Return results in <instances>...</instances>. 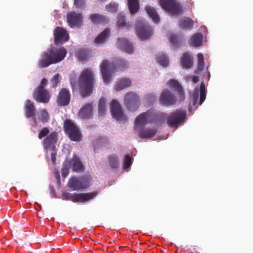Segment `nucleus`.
Masks as SVG:
<instances>
[{"label": "nucleus", "mask_w": 253, "mask_h": 253, "mask_svg": "<svg viewBox=\"0 0 253 253\" xmlns=\"http://www.w3.org/2000/svg\"><path fill=\"white\" fill-rule=\"evenodd\" d=\"M58 133L52 131L48 134L43 140V147L44 149L55 151V144L58 140Z\"/></svg>", "instance_id": "nucleus-15"}, {"label": "nucleus", "mask_w": 253, "mask_h": 253, "mask_svg": "<svg viewBox=\"0 0 253 253\" xmlns=\"http://www.w3.org/2000/svg\"><path fill=\"white\" fill-rule=\"evenodd\" d=\"M110 30L108 28L105 29L94 40L95 43H103L107 41L110 36Z\"/></svg>", "instance_id": "nucleus-26"}, {"label": "nucleus", "mask_w": 253, "mask_h": 253, "mask_svg": "<svg viewBox=\"0 0 253 253\" xmlns=\"http://www.w3.org/2000/svg\"><path fill=\"white\" fill-rule=\"evenodd\" d=\"M131 84V82L129 79L122 78L117 82L115 89L116 91H120L126 87H129Z\"/></svg>", "instance_id": "nucleus-27"}, {"label": "nucleus", "mask_w": 253, "mask_h": 253, "mask_svg": "<svg viewBox=\"0 0 253 253\" xmlns=\"http://www.w3.org/2000/svg\"><path fill=\"white\" fill-rule=\"evenodd\" d=\"M71 164L74 171L80 172L84 170V165L80 159L77 156H74L71 161Z\"/></svg>", "instance_id": "nucleus-22"}, {"label": "nucleus", "mask_w": 253, "mask_h": 253, "mask_svg": "<svg viewBox=\"0 0 253 253\" xmlns=\"http://www.w3.org/2000/svg\"><path fill=\"white\" fill-rule=\"evenodd\" d=\"M98 193L97 192H93L86 193H74L66 192L63 194L64 198L68 200H71L73 202H85L89 200H91L95 197Z\"/></svg>", "instance_id": "nucleus-6"}, {"label": "nucleus", "mask_w": 253, "mask_h": 253, "mask_svg": "<svg viewBox=\"0 0 253 253\" xmlns=\"http://www.w3.org/2000/svg\"><path fill=\"white\" fill-rule=\"evenodd\" d=\"M47 83V80L43 78L40 83V84L38 85V86H41L42 87H44L46 85Z\"/></svg>", "instance_id": "nucleus-49"}, {"label": "nucleus", "mask_w": 253, "mask_h": 253, "mask_svg": "<svg viewBox=\"0 0 253 253\" xmlns=\"http://www.w3.org/2000/svg\"><path fill=\"white\" fill-rule=\"evenodd\" d=\"M136 31L138 36L142 40L147 39L152 35L151 27L146 24L144 21L137 22L136 25Z\"/></svg>", "instance_id": "nucleus-10"}, {"label": "nucleus", "mask_w": 253, "mask_h": 253, "mask_svg": "<svg viewBox=\"0 0 253 253\" xmlns=\"http://www.w3.org/2000/svg\"><path fill=\"white\" fill-rule=\"evenodd\" d=\"M117 45L119 48L128 53H132L133 51V45L125 38L118 39Z\"/></svg>", "instance_id": "nucleus-19"}, {"label": "nucleus", "mask_w": 253, "mask_h": 253, "mask_svg": "<svg viewBox=\"0 0 253 253\" xmlns=\"http://www.w3.org/2000/svg\"><path fill=\"white\" fill-rule=\"evenodd\" d=\"M199 78L198 76H195L192 77V81L194 83H197L199 82Z\"/></svg>", "instance_id": "nucleus-50"}, {"label": "nucleus", "mask_w": 253, "mask_h": 253, "mask_svg": "<svg viewBox=\"0 0 253 253\" xmlns=\"http://www.w3.org/2000/svg\"><path fill=\"white\" fill-rule=\"evenodd\" d=\"M193 97L194 99L197 100L198 98V91L197 90L196 92H194L193 94Z\"/></svg>", "instance_id": "nucleus-51"}, {"label": "nucleus", "mask_w": 253, "mask_h": 253, "mask_svg": "<svg viewBox=\"0 0 253 253\" xmlns=\"http://www.w3.org/2000/svg\"><path fill=\"white\" fill-rule=\"evenodd\" d=\"M168 85L173 88L177 92L179 102H181L184 99V94L183 88L180 83L175 80L170 79L168 82Z\"/></svg>", "instance_id": "nucleus-18"}, {"label": "nucleus", "mask_w": 253, "mask_h": 253, "mask_svg": "<svg viewBox=\"0 0 253 253\" xmlns=\"http://www.w3.org/2000/svg\"><path fill=\"white\" fill-rule=\"evenodd\" d=\"M25 115L27 118H31L35 116V107L30 100L27 99L25 105Z\"/></svg>", "instance_id": "nucleus-24"}, {"label": "nucleus", "mask_w": 253, "mask_h": 253, "mask_svg": "<svg viewBox=\"0 0 253 253\" xmlns=\"http://www.w3.org/2000/svg\"><path fill=\"white\" fill-rule=\"evenodd\" d=\"M90 183V179L87 176L72 177L68 182V186L72 190H81L87 188Z\"/></svg>", "instance_id": "nucleus-7"}, {"label": "nucleus", "mask_w": 253, "mask_h": 253, "mask_svg": "<svg viewBox=\"0 0 253 253\" xmlns=\"http://www.w3.org/2000/svg\"><path fill=\"white\" fill-rule=\"evenodd\" d=\"M160 6L171 15H178L183 12V7L177 0H159Z\"/></svg>", "instance_id": "nucleus-4"}, {"label": "nucleus", "mask_w": 253, "mask_h": 253, "mask_svg": "<svg viewBox=\"0 0 253 253\" xmlns=\"http://www.w3.org/2000/svg\"><path fill=\"white\" fill-rule=\"evenodd\" d=\"M203 41V35L201 33H196L192 36L190 39V44L194 47L201 46Z\"/></svg>", "instance_id": "nucleus-32"}, {"label": "nucleus", "mask_w": 253, "mask_h": 253, "mask_svg": "<svg viewBox=\"0 0 253 253\" xmlns=\"http://www.w3.org/2000/svg\"><path fill=\"white\" fill-rule=\"evenodd\" d=\"M194 21L189 17H186L179 21V27L182 29H192Z\"/></svg>", "instance_id": "nucleus-33"}, {"label": "nucleus", "mask_w": 253, "mask_h": 253, "mask_svg": "<svg viewBox=\"0 0 253 253\" xmlns=\"http://www.w3.org/2000/svg\"><path fill=\"white\" fill-rule=\"evenodd\" d=\"M59 74H56L55 75H54L52 79L51 80L52 87H56L57 84L59 83Z\"/></svg>", "instance_id": "nucleus-45"}, {"label": "nucleus", "mask_w": 253, "mask_h": 253, "mask_svg": "<svg viewBox=\"0 0 253 253\" xmlns=\"http://www.w3.org/2000/svg\"><path fill=\"white\" fill-rule=\"evenodd\" d=\"M106 108V102L104 99L101 98L98 103V113L99 116H103L104 115Z\"/></svg>", "instance_id": "nucleus-39"}, {"label": "nucleus", "mask_w": 253, "mask_h": 253, "mask_svg": "<svg viewBox=\"0 0 253 253\" xmlns=\"http://www.w3.org/2000/svg\"><path fill=\"white\" fill-rule=\"evenodd\" d=\"M128 67V63L125 59H118L114 63H110L108 60H104L100 65V71L104 81L108 83L111 80L112 73L123 71Z\"/></svg>", "instance_id": "nucleus-2"}, {"label": "nucleus", "mask_w": 253, "mask_h": 253, "mask_svg": "<svg viewBox=\"0 0 253 253\" xmlns=\"http://www.w3.org/2000/svg\"><path fill=\"white\" fill-rule=\"evenodd\" d=\"M69 170L68 167L64 165L61 169V174L63 177H66L69 174Z\"/></svg>", "instance_id": "nucleus-47"}, {"label": "nucleus", "mask_w": 253, "mask_h": 253, "mask_svg": "<svg viewBox=\"0 0 253 253\" xmlns=\"http://www.w3.org/2000/svg\"><path fill=\"white\" fill-rule=\"evenodd\" d=\"M131 160L132 158L128 155H126L125 156L123 162L124 169H128L129 167H130L132 164Z\"/></svg>", "instance_id": "nucleus-41"}, {"label": "nucleus", "mask_w": 253, "mask_h": 253, "mask_svg": "<svg viewBox=\"0 0 253 253\" xmlns=\"http://www.w3.org/2000/svg\"><path fill=\"white\" fill-rule=\"evenodd\" d=\"M118 4L116 3H110L106 6V9L110 12H115L117 11Z\"/></svg>", "instance_id": "nucleus-44"}, {"label": "nucleus", "mask_w": 253, "mask_h": 253, "mask_svg": "<svg viewBox=\"0 0 253 253\" xmlns=\"http://www.w3.org/2000/svg\"><path fill=\"white\" fill-rule=\"evenodd\" d=\"M157 130L156 128H144L139 131V137L141 138H150L153 137L157 133Z\"/></svg>", "instance_id": "nucleus-25"}, {"label": "nucleus", "mask_w": 253, "mask_h": 253, "mask_svg": "<svg viewBox=\"0 0 253 253\" xmlns=\"http://www.w3.org/2000/svg\"><path fill=\"white\" fill-rule=\"evenodd\" d=\"M200 105L204 101L206 98V88L204 83H202L200 85Z\"/></svg>", "instance_id": "nucleus-40"}, {"label": "nucleus", "mask_w": 253, "mask_h": 253, "mask_svg": "<svg viewBox=\"0 0 253 253\" xmlns=\"http://www.w3.org/2000/svg\"><path fill=\"white\" fill-rule=\"evenodd\" d=\"M151 112L147 111L138 115L135 121V126L136 127L143 126L147 123L148 118L150 116Z\"/></svg>", "instance_id": "nucleus-23"}, {"label": "nucleus", "mask_w": 253, "mask_h": 253, "mask_svg": "<svg viewBox=\"0 0 253 253\" xmlns=\"http://www.w3.org/2000/svg\"><path fill=\"white\" fill-rule=\"evenodd\" d=\"M117 25L119 27L128 28L129 24L126 21V17L123 13H120L117 17Z\"/></svg>", "instance_id": "nucleus-34"}, {"label": "nucleus", "mask_w": 253, "mask_h": 253, "mask_svg": "<svg viewBox=\"0 0 253 253\" xmlns=\"http://www.w3.org/2000/svg\"><path fill=\"white\" fill-rule=\"evenodd\" d=\"M92 114V105L91 103H88L83 106L80 110L78 117L82 119H89Z\"/></svg>", "instance_id": "nucleus-20"}, {"label": "nucleus", "mask_w": 253, "mask_h": 253, "mask_svg": "<svg viewBox=\"0 0 253 253\" xmlns=\"http://www.w3.org/2000/svg\"><path fill=\"white\" fill-rule=\"evenodd\" d=\"M198 64L197 70L199 72L203 71L205 67L204 58L203 54L199 53L197 54Z\"/></svg>", "instance_id": "nucleus-36"}, {"label": "nucleus", "mask_w": 253, "mask_h": 253, "mask_svg": "<svg viewBox=\"0 0 253 253\" xmlns=\"http://www.w3.org/2000/svg\"><path fill=\"white\" fill-rule=\"evenodd\" d=\"M108 162L110 166L112 169H117L119 167V161L115 154H113L108 156Z\"/></svg>", "instance_id": "nucleus-35"}, {"label": "nucleus", "mask_w": 253, "mask_h": 253, "mask_svg": "<svg viewBox=\"0 0 253 253\" xmlns=\"http://www.w3.org/2000/svg\"><path fill=\"white\" fill-rule=\"evenodd\" d=\"M110 112L112 117L117 121H126V117L124 113L121 105L116 99H114L110 103Z\"/></svg>", "instance_id": "nucleus-11"}, {"label": "nucleus", "mask_w": 253, "mask_h": 253, "mask_svg": "<svg viewBox=\"0 0 253 253\" xmlns=\"http://www.w3.org/2000/svg\"><path fill=\"white\" fill-rule=\"evenodd\" d=\"M186 112L182 110H176L171 113L167 121L169 126L177 127L178 125L184 122L186 118Z\"/></svg>", "instance_id": "nucleus-8"}, {"label": "nucleus", "mask_w": 253, "mask_h": 253, "mask_svg": "<svg viewBox=\"0 0 253 253\" xmlns=\"http://www.w3.org/2000/svg\"><path fill=\"white\" fill-rule=\"evenodd\" d=\"M56 153L55 152V151H53V152L51 154V160L53 164H54L56 163Z\"/></svg>", "instance_id": "nucleus-48"}, {"label": "nucleus", "mask_w": 253, "mask_h": 253, "mask_svg": "<svg viewBox=\"0 0 253 253\" xmlns=\"http://www.w3.org/2000/svg\"><path fill=\"white\" fill-rule=\"evenodd\" d=\"M169 42H170L173 44L174 46L176 47L179 46L180 42L179 40L178 37L175 35H171L169 37Z\"/></svg>", "instance_id": "nucleus-43"}, {"label": "nucleus", "mask_w": 253, "mask_h": 253, "mask_svg": "<svg viewBox=\"0 0 253 253\" xmlns=\"http://www.w3.org/2000/svg\"><path fill=\"white\" fill-rule=\"evenodd\" d=\"M82 19V14L75 11L71 12L67 15V22L71 27L80 26Z\"/></svg>", "instance_id": "nucleus-16"}, {"label": "nucleus", "mask_w": 253, "mask_h": 253, "mask_svg": "<svg viewBox=\"0 0 253 253\" xmlns=\"http://www.w3.org/2000/svg\"><path fill=\"white\" fill-rule=\"evenodd\" d=\"M160 102L162 105L169 106L175 105L178 99L168 89L163 90L160 95Z\"/></svg>", "instance_id": "nucleus-12"}, {"label": "nucleus", "mask_w": 253, "mask_h": 253, "mask_svg": "<svg viewBox=\"0 0 253 253\" xmlns=\"http://www.w3.org/2000/svg\"><path fill=\"white\" fill-rule=\"evenodd\" d=\"M124 100L126 107L132 111H136L140 104L139 96L133 92H127L125 96Z\"/></svg>", "instance_id": "nucleus-9"}, {"label": "nucleus", "mask_w": 253, "mask_h": 253, "mask_svg": "<svg viewBox=\"0 0 253 253\" xmlns=\"http://www.w3.org/2000/svg\"><path fill=\"white\" fill-rule=\"evenodd\" d=\"M151 96H152V98H155V95L151 94Z\"/></svg>", "instance_id": "nucleus-52"}, {"label": "nucleus", "mask_w": 253, "mask_h": 253, "mask_svg": "<svg viewBox=\"0 0 253 253\" xmlns=\"http://www.w3.org/2000/svg\"><path fill=\"white\" fill-rule=\"evenodd\" d=\"M53 36L55 45L63 44L68 41L69 38L66 30L60 27H57L54 29Z\"/></svg>", "instance_id": "nucleus-14"}, {"label": "nucleus", "mask_w": 253, "mask_h": 253, "mask_svg": "<svg viewBox=\"0 0 253 253\" xmlns=\"http://www.w3.org/2000/svg\"><path fill=\"white\" fill-rule=\"evenodd\" d=\"M58 180L59 181V175H58Z\"/></svg>", "instance_id": "nucleus-54"}, {"label": "nucleus", "mask_w": 253, "mask_h": 253, "mask_svg": "<svg viewBox=\"0 0 253 253\" xmlns=\"http://www.w3.org/2000/svg\"><path fill=\"white\" fill-rule=\"evenodd\" d=\"M91 51L87 48H81L77 52V56L81 61L88 59L91 54Z\"/></svg>", "instance_id": "nucleus-29"}, {"label": "nucleus", "mask_w": 253, "mask_h": 253, "mask_svg": "<svg viewBox=\"0 0 253 253\" xmlns=\"http://www.w3.org/2000/svg\"><path fill=\"white\" fill-rule=\"evenodd\" d=\"M49 133V129L47 127H43L38 134V138L39 139H42L44 137H46Z\"/></svg>", "instance_id": "nucleus-42"}, {"label": "nucleus", "mask_w": 253, "mask_h": 253, "mask_svg": "<svg viewBox=\"0 0 253 253\" xmlns=\"http://www.w3.org/2000/svg\"><path fill=\"white\" fill-rule=\"evenodd\" d=\"M66 54L67 50L64 47H52L42 53L38 66L40 68H44L59 63L64 59Z\"/></svg>", "instance_id": "nucleus-1"}, {"label": "nucleus", "mask_w": 253, "mask_h": 253, "mask_svg": "<svg viewBox=\"0 0 253 253\" xmlns=\"http://www.w3.org/2000/svg\"><path fill=\"white\" fill-rule=\"evenodd\" d=\"M64 128L65 133L69 138L73 141H80L82 138V133L79 128L69 119H66L64 122Z\"/></svg>", "instance_id": "nucleus-5"}, {"label": "nucleus", "mask_w": 253, "mask_h": 253, "mask_svg": "<svg viewBox=\"0 0 253 253\" xmlns=\"http://www.w3.org/2000/svg\"><path fill=\"white\" fill-rule=\"evenodd\" d=\"M180 64L185 69L191 68L193 65V58L190 52H185L180 58Z\"/></svg>", "instance_id": "nucleus-21"}, {"label": "nucleus", "mask_w": 253, "mask_h": 253, "mask_svg": "<svg viewBox=\"0 0 253 253\" xmlns=\"http://www.w3.org/2000/svg\"><path fill=\"white\" fill-rule=\"evenodd\" d=\"M89 19L91 21L95 24L104 23L107 22V20L105 16L97 13L90 14Z\"/></svg>", "instance_id": "nucleus-30"}, {"label": "nucleus", "mask_w": 253, "mask_h": 253, "mask_svg": "<svg viewBox=\"0 0 253 253\" xmlns=\"http://www.w3.org/2000/svg\"><path fill=\"white\" fill-rule=\"evenodd\" d=\"M146 11L152 19L153 21L156 23H158L160 21L159 15H158L156 9L151 6H146L145 7Z\"/></svg>", "instance_id": "nucleus-28"}, {"label": "nucleus", "mask_w": 253, "mask_h": 253, "mask_svg": "<svg viewBox=\"0 0 253 253\" xmlns=\"http://www.w3.org/2000/svg\"><path fill=\"white\" fill-rule=\"evenodd\" d=\"M33 97L37 102L47 103L49 101L50 95L44 87L37 86L33 92Z\"/></svg>", "instance_id": "nucleus-13"}, {"label": "nucleus", "mask_w": 253, "mask_h": 253, "mask_svg": "<svg viewBox=\"0 0 253 253\" xmlns=\"http://www.w3.org/2000/svg\"><path fill=\"white\" fill-rule=\"evenodd\" d=\"M70 101V93L68 89L65 88L61 89L59 91L57 99V103L60 106H67Z\"/></svg>", "instance_id": "nucleus-17"}, {"label": "nucleus", "mask_w": 253, "mask_h": 253, "mask_svg": "<svg viewBox=\"0 0 253 253\" xmlns=\"http://www.w3.org/2000/svg\"><path fill=\"white\" fill-rule=\"evenodd\" d=\"M157 61L158 63L164 66H167L169 64V61L167 55L165 54H160L156 57Z\"/></svg>", "instance_id": "nucleus-38"}, {"label": "nucleus", "mask_w": 253, "mask_h": 253, "mask_svg": "<svg viewBox=\"0 0 253 253\" xmlns=\"http://www.w3.org/2000/svg\"><path fill=\"white\" fill-rule=\"evenodd\" d=\"M128 7L131 15L137 13L139 9L138 0H127Z\"/></svg>", "instance_id": "nucleus-31"}, {"label": "nucleus", "mask_w": 253, "mask_h": 253, "mask_svg": "<svg viewBox=\"0 0 253 253\" xmlns=\"http://www.w3.org/2000/svg\"><path fill=\"white\" fill-rule=\"evenodd\" d=\"M49 115L48 112L45 109L41 110L40 111L39 119L42 123H45L49 120Z\"/></svg>", "instance_id": "nucleus-37"}, {"label": "nucleus", "mask_w": 253, "mask_h": 253, "mask_svg": "<svg viewBox=\"0 0 253 253\" xmlns=\"http://www.w3.org/2000/svg\"><path fill=\"white\" fill-rule=\"evenodd\" d=\"M94 83L95 79L92 70L87 68L83 70L78 79L80 93L82 97L89 96L92 94Z\"/></svg>", "instance_id": "nucleus-3"}, {"label": "nucleus", "mask_w": 253, "mask_h": 253, "mask_svg": "<svg viewBox=\"0 0 253 253\" xmlns=\"http://www.w3.org/2000/svg\"><path fill=\"white\" fill-rule=\"evenodd\" d=\"M34 121L36 122V118H34Z\"/></svg>", "instance_id": "nucleus-53"}, {"label": "nucleus", "mask_w": 253, "mask_h": 253, "mask_svg": "<svg viewBox=\"0 0 253 253\" xmlns=\"http://www.w3.org/2000/svg\"><path fill=\"white\" fill-rule=\"evenodd\" d=\"M74 4L78 8H82L85 4V0H74Z\"/></svg>", "instance_id": "nucleus-46"}]
</instances>
